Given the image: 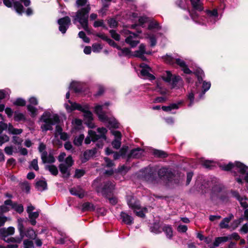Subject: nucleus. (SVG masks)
Wrapping results in <instances>:
<instances>
[{
    "label": "nucleus",
    "mask_w": 248,
    "mask_h": 248,
    "mask_svg": "<svg viewBox=\"0 0 248 248\" xmlns=\"http://www.w3.org/2000/svg\"><path fill=\"white\" fill-rule=\"evenodd\" d=\"M91 10V7L87 6L79 9L74 16H73V21L74 24L78 22L82 28L86 31H89L88 26L89 14Z\"/></svg>",
    "instance_id": "f257e3e1"
},
{
    "label": "nucleus",
    "mask_w": 248,
    "mask_h": 248,
    "mask_svg": "<svg viewBox=\"0 0 248 248\" xmlns=\"http://www.w3.org/2000/svg\"><path fill=\"white\" fill-rule=\"evenodd\" d=\"M68 102L71 104L70 106L68 104H65V107L67 111H71L72 110L77 109L83 111L84 113L83 116L84 120L86 121V124L90 128H93L94 127V124L92 123L93 114L91 111L86 110L85 108L79 104L72 103L70 102V100H69Z\"/></svg>",
    "instance_id": "f03ea898"
},
{
    "label": "nucleus",
    "mask_w": 248,
    "mask_h": 248,
    "mask_svg": "<svg viewBox=\"0 0 248 248\" xmlns=\"http://www.w3.org/2000/svg\"><path fill=\"white\" fill-rule=\"evenodd\" d=\"M109 105L108 103H106L102 105H97L94 108L95 112L98 115L99 120L104 123H108L110 127L118 128L119 124L116 120L113 118H108L104 111L105 108Z\"/></svg>",
    "instance_id": "7ed1b4c3"
},
{
    "label": "nucleus",
    "mask_w": 248,
    "mask_h": 248,
    "mask_svg": "<svg viewBox=\"0 0 248 248\" xmlns=\"http://www.w3.org/2000/svg\"><path fill=\"white\" fill-rule=\"evenodd\" d=\"M41 120L44 123L41 125L43 131L52 130V125L58 124L60 121L58 115L55 114L51 116L48 112H45L43 113L41 116Z\"/></svg>",
    "instance_id": "20e7f679"
},
{
    "label": "nucleus",
    "mask_w": 248,
    "mask_h": 248,
    "mask_svg": "<svg viewBox=\"0 0 248 248\" xmlns=\"http://www.w3.org/2000/svg\"><path fill=\"white\" fill-rule=\"evenodd\" d=\"M127 202L129 207L131 208L135 214L140 217H145V213L147 212L146 208H141L140 202L132 196H127Z\"/></svg>",
    "instance_id": "39448f33"
},
{
    "label": "nucleus",
    "mask_w": 248,
    "mask_h": 248,
    "mask_svg": "<svg viewBox=\"0 0 248 248\" xmlns=\"http://www.w3.org/2000/svg\"><path fill=\"white\" fill-rule=\"evenodd\" d=\"M97 132L98 135L96 134V132L90 130L88 131V136L85 140V143L87 144L90 143L91 140L95 141L99 140H106V136L105 135L107 132L106 128L104 127L97 128Z\"/></svg>",
    "instance_id": "423d86ee"
},
{
    "label": "nucleus",
    "mask_w": 248,
    "mask_h": 248,
    "mask_svg": "<svg viewBox=\"0 0 248 248\" xmlns=\"http://www.w3.org/2000/svg\"><path fill=\"white\" fill-rule=\"evenodd\" d=\"M99 180L96 179L94 181L93 185L96 188L98 192L101 193L103 195L107 196L111 193L114 189V184L110 181L104 182L103 185L98 186Z\"/></svg>",
    "instance_id": "0eeeda50"
},
{
    "label": "nucleus",
    "mask_w": 248,
    "mask_h": 248,
    "mask_svg": "<svg viewBox=\"0 0 248 248\" xmlns=\"http://www.w3.org/2000/svg\"><path fill=\"white\" fill-rule=\"evenodd\" d=\"M220 168L224 170H232L234 173L237 171L242 175L248 171V167L239 162H235L234 164L229 163L227 165L220 166Z\"/></svg>",
    "instance_id": "6e6552de"
},
{
    "label": "nucleus",
    "mask_w": 248,
    "mask_h": 248,
    "mask_svg": "<svg viewBox=\"0 0 248 248\" xmlns=\"http://www.w3.org/2000/svg\"><path fill=\"white\" fill-rule=\"evenodd\" d=\"M74 161L71 155L66 158L64 162L61 163L59 166L60 172L63 177H68L70 175V168L73 165Z\"/></svg>",
    "instance_id": "1a4fd4ad"
},
{
    "label": "nucleus",
    "mask_w": 248,
    "mask_h": 248,
    "mask_svg": "<svg viewBox=\"0 0 248 248\" xmlns=\"http://www.w3.org/2000/svg\"><path fill=\"white\" fill-rule=\"evenodd\" d=\"M164 60L165 62L170 64H173L176 63L182 69V70L186 74H191L192 71L186 66L185 62L180 59H174L169 55H166L164 57Z\"/></svg>",
    "instance_id": "9d476101"
},
{
    "label": "nucleus",
    "mask_w": 248,
    "mask_h": 248,
    "mask_svg": "<svg viewBox=\"0 0 248 248\" xmlns=\"http://www.w3.org/2000/svg\"><path fill=\"white\" fill-rule=\"evenodd\" d=\"M121 33L126 37L125 42L130 45L131 47H134L139 43V41L135 40L136 35L129 31L124 29Z\"/></svg>",
    "instance_id": "9b49d317"
},
{
    "label": "nucleus",
    "mask_w": 248,
    "mask_h": 248,
    "mask_svg": "<svg viewBox=\"0 0 248 248\" xmlns=\"http://www.w3.org/2000/svg\"><path fill=\"white\" fill-rule=\"evenodd\" d=\"M59 29L62 33H65L71 24V19L68 16H65L58 20Z\"/></svg>",
    "instance_id": "f8f14e48"
},
{
    "label": "nucleus",
    "mask_w": 248,
    "mask_h": 248,
    "mask_svg": "<svg viewBox=\"0 0 248 248\" xmlns=\"http://www.w3.org/2000/svg\"><path fill=\"white\" fill-rule=\"evenodd\" d=\"M4 4L8 7H12V3H14V8L17 13L21 15L24 12V8L18 1H14V0H3Z\"/></svg>",
    "instance_id": "ddd939ff"
},
{
    "label": "nucleus",
    "mask_w": 248,
    "mask_h": 248,
    "mask_svg": "<svg viewBox=\"0 0 248 248\" xmlns=\"http://www.w3.org/2000/svg\"><path fill=\"white\" fill-rule=\"evenodd\" d=\"M29 101L30 104L27 106V109L30 112L31 116L32 117H34L37 114V109L32 105H37L38 104V100L35 97H32L29 99Z\"/></svg>",
    "instance_id": "4468645a"
},
{
    "label": "nucleus",
    "mask_w": 248,
    "mask_h": 248,
    "mask_svg": "<svg viewBox=\"0 0 248 248\" xmlns=\"http://www.w3.org/2000/svg\"><path fill=\"white\" fill-rule=\"evenodd\" d=\"M163 79L168 82H171L174 86L181 79L180 76H173L171 73L167 71L163 76Z\"/></svg>",
    "instance_id": "2eb2a0df"
},
{
    "label": "nucleus",
    "mask_w": 248,
    "mask_h": 248,
    "mask_svg": "<svg viewBox=\"0 0 248 248\" xmlns=\"http://www.w3.org/2000/svg\"><path fill=\"white\" fill-rule=\"evenodd\" d=\"M140 67L141 68L140 73L142 76L147 77L151 80L154 79L155 77L150 72H152L151 69L146 64L142 63L140 65Z\"/></svg>",
    "instance_id": "dca6fc26"
},
{
    "label": "nucleus",
    "mask_w": 248,
    "mask_h": 248,
    "mask_svg": "<svg viewBox=\"0 0 248 248\" xmlns=\"http://www.w3.org/2000/svg\"><path fill=\"white\" fill-rule=\"evenodd\" d=\"M232 196L236 198L239 202L241 206L246 209L248 207V199L245 197H241L237 191H232Z\"/></svg>",
    "instance_id": "f3484780"
},
{
    "label": "nucleus",
    "mask_w": 248,
    "mask_h": 248,
    "mask_svg": "<svg viewBox=\"0 0 248 248\" xmlns=\"http://www.w3.org/2000/svg\"><path fill=\"white\" fill-rule=\"evenodd\" d=\"M144 54H151V52L150 51L146 52L145 45L143 44H141L139 46V49L135 51L134 54H133V56L139 57L142 60L145 61L146 58L144 56Z\"/></svg>",
    "instance_id": "a211bd4d"
},
{
    "label": "nucleus",
    "mask_w": 248,
    "mask_h": 248,
    "mask_svg": "<svg viewBox=\"0 0 248 248\" xmlns=\"http://www.w3.org/2000/svg\"><path fill=\"white\" fill-rule=\"evenodd\" d=\"M111 132L115 137V139L112 142V145L114 148L117 149L121 146V134L116 130H112Z\"/></svg>",
    "instance_id": "6ab92c4d"
},
{
    "label": "nucleus",
    "mask_w": 248,
    "mask_h": 248,
    "mask_svg": "<svg viewBox=\"0 0 248 248\" xmlns=\"http://www.w3.org/2000/svg\"><path fill=\"white\" fill-rule=\"evenodd\" d=\"M158 174L160 178L164 179H166L169 181L170 180L172 175V173L166 168H162L160 169L158 171Z\"/></svg>",
    "instance_id": "aec40b11"
},
{
    "label": "nucleus",
    "mask_w": 248,
    "mask_h": 248,
    "mask_svg": "<svg viewBox=\"0 0 248 248\" xmlns=\"http://www.w3.org/2000/svg\"><path fill=\"white\" fill-rule=\"evenodd\" d=\"M143 152V150L140 148L134 149L131 151L130 154L128 155V158H139L142 155Z\"/></svg>",
    "instance_id": "412c9836"
},
{
    "label": "nucleus",
    "mask_w": 248,
    "mask_h": 248,
    "mask_svg": "<svg viewBox=\"0 0 248 248\" xmlns=\"http://www.w3.org/2000/svg\"><path fill=\"white\" fill-rule=\"evenodd\" d=\"M15 233V228L13 227H9L6 229L3 228L0 229V235L2 237H7L8 235H11Z\"/></svg>",
    "instance_id": "4be33fe9"
},
{
    "label": "nucleus",
    "mask_w": 248,
    "mask_h": 248,
    "mask_svg": "<svg viewBox=\"0 0 248 248\" xmlns=\"http://www.w3.org/2000/svg\"><path fill=\"white\" fill-rule=\"evenodd\" d=\"M121 217L124 223L129 225L133 223V218L127 213L122 212L121 213Z\"/></svg>",
    "instance_id": "5701e85b"
},
{
    "label": "nucleus",
    "mask_w": 248,
    "mask_h": 248,
    "mask_svg": "<svg viewBox=\"0 0 248 248\" xmlns=\"http://www.w3.org/2000/svg\"><path fill=\"white\" fill-rule=\"evenodd\" d=\"M70 192L72 195L77 196L80 199L85 196L84 191L80 187L72 188L70 189Z\"/></svg>",
    "instance_id": "b1692460"
},
{
    "label": "nucleus",
    "mask_w": 248,
    "mask_h": 248,
    "mask_svg": "<svg viewBox=\"0 0 248 248\" xmlns=\"http://www.w3.org/2000/svg\"><path fill=\"white\" fill-rule=\"evenodd\" d=\"M41 159L42 160V161L43 163H51L55 162V158L54 156L52 155L49 154L48 155L47 152H44L41 155Z\"/></svg>",
    "instance_id": "393cba45"
},
{
    "label": "nucleus",
    "mask_w": 248,
    "mask_h": 248,
    "mask_svg": "<svg viewBox=\"0 0 248 248\" xmlns=\"http://www.w3.org/2000/svg\"><path fill=\"white\" fill-rule=\"evenodd\" d=\"M193 8L199 11H201L203 9L202 6V3L201 0H189Z\"/></svg>",
    "instance_id": "a878e982"
},
{
    "label": "nucleus",
    "mask_w": 248,
    "mask_h": 248,
    "mask_svg": "<svg viewBox=\"0 0 248 248\" xmlns=\"http://www.w3.org/2000/svg\"><path fill=\"white\" fill-rule=\"evenodd\" d=\"M207 15L208 16V20L215 23L218 16L217 10L214 9L213 11H209L207 12Z\"/></svg>",
    "instance_id": "bb28decb"
},
{
    "label": "nucleus",
    "mask_w": 248,
    "mask_h": 248,
    "mask_svg": "<svg viewBox=\"0 0 248 248\" xmlns=\"http://www.w3.org/2000/svg\"><path fill=\"white\" fill-rule=\"evenodd\" d=\"M233 217V216L231 215L229 217L224 218L220 223L219 227L221 229L228 228L229 227V223Z\"/></svg>",
    "instance_id": "cd10ccee"
},
{
    "label": "nucleus",
    "mask_w": 248,
    "mask_h": 248,
    "mask_svg": "<svg viewBox=\"0 0 248 248\" xmlns=\"http://www.w3.org/2000/svg\"><path fill=\"white\" fill-rule=\"evenodd\" d=\"M28 214L31 224L32 225H35L36 223L35 219L39 217V212H32Z\"/></svg>",
    "instance_id": "c85d7f7f"
},
{
    "label": "nucleus",
    "mask_w": 248,
    "mask_h": 248,
    "mask_svg": "<svg viewBox=\"0 0 248 248\" xmlns=\"http://www.w3.org/2000/svg\"><path fill=\"white\" fill-rule=\"evenodd\" d=\"M23 237H22L21 236L20 237H10L7 238V237H2V239L7 243H20L22 240L23 239Z\"/></svg>",
    "instance_id": "c756f323"
},
{
    "label": "nucleus",
    "mask_w": 248,
    "mask_h": 248,
    "mask_svg": "<svg viewBox=\"0 0 248 248\" xmlns=\"http://www.w3.org/2000/svg\"><path fill=\"white\" fill-rule=\"evenodd\" d=\"M45 169L48 170L53 175L56 176L58 173V169L55 165H47L45 166Z\"/></svg>",
    "instance_id": "7c9ffc66"
},
{
    "label": "nucleus",
    "mask_w": 248,
    "mask_h": 248,
    "mask_svg": "<svg viewBox=\"0 0 248 248\" xmlns=\"http://www.w3.org/2000/svg\"><path fill=\"white\" fill-rule=\"evenodd\" d=\"M18 226L17 228L19 232L20 236L24 237V227L23 224V219L18 218L17 220Z\"/></svg>",
    "instance_id": "2f4dec72"
},
{
    "label": "nucleus",
    "mask_w": 248,
    "mask_h": 248,
    "mask_svg": "<svg viewBox=\"0 0 248 248\" xmlns=\"http://www.w3.org/2000/svg\"><path fill=\"white\" fill-rule=\"evenodd\" d=\"M181 104V102L176 103H173L168 106H163L162 109L165 111H170L172 109H177L179 108V106Z\"/></svg>",
    "instance_id": "473e14b6"
},
{
    "label": "nucleus",
    "mask_w": 248,
    "mask_h": 248,
    "mask_svg": "<svg viewBox=\"0 0 248 248\" xmlns=\"http://www.w3.org/2000/svg\"><path fill=\"white\" fill-rule=\"evenodd\" d=\"M26 236L31 239H34L36 234L34 231L31 228H28L25 232H24V236Z\"/></svg>",
    "instance_id": "72a5a7b5"
},
{
    "label": "nucleus",
    "mask_w": 248,
    "mask_h": 248,
    "mask_svg": "<svg viewBox=\"0 0 248 248\" xmlns=\"http://www.w3.org/2000/svg\"><path fill=\"white\" fill-rule=\"evenodd\" d=\"M8 130L10 133L13 134V135H19L23 131L22 129L15 128L11 124H9V126L8 127Z\"/></svg>",
    "instance_id": "f704fd0d"
},
{
    "label": "nucleus",
    "mask_w": 248,
    "mask_h": 248,
    "mask_svg": "<svg viewBox=\"0 0 248 248\" xmlns=\"http://www.w3.org/2000/svg\"><path fill=\"white\" fill-rule=\"evenodd\" d=\"M36 188L40 191H43L46 189L47 184L46 181L40 180L36 184Z\"/></svg>",
    "instance_id": "c9c22d12"
},
{
    "label": "nucleus",
    "mask_w": 248,
    "mask_h": 248,
    "mask_svg": "<svg viewBox=\"0 0 248 248\" xmlns=\"http://www.w3.org/2000/svg\"><path fill=\"white\" fill-rule=\"evenodd\" d=\"M76 5L79 9L83 7H86L87 6H90L87 0H77Z\"/></svg>",
    "instance_id": "e433bc0d"
},
{
    "label": "nucleus",
    "mask_w": 248,
    "mask_h": 248,
    "mask_svg": "<svg viewBox=\"0 0 248 248\" xmlns=\"http://www.w3.org/2000/svg\"><path fill=\"white\" fill-rule=\"evenodd\" d=\"M163 231L165 232L167 237L170 238L172 236V229L170 226L165 225L163 228Z\"/></svg>",
    "instance_id": "4c0bfd02"
},
{
    "label": "nucleus",
    "mask_w": 248,
    "mask_h": 248,
    "mask_svg": "<svg viewBox=\"0 0 248 248\" xmlns=\"http://www.w3.org/2000/svg\"><path fill=\"white\" fill-rule=\"evenodd\" d=\"M72 124L75 129L79 130L82 127V122L81 120L76 118L72 121Z\"/></svg>",
    "instance_id": "58836bf2"
},
{
    "label": "nucleus",
    "mask_w": 248,
    "mask_h": 248,
    "mask_svg": "<svg viewBox=\"0 0 248 248\" xmlns=\"http://www.w3.org/2000/svg\"><path fill=\"white\" fill-rule=\"evenodd\" d=\"M127 149V147L125 148H122L121 150L120 151V153L115 152L113 154V158L114 159H118L120 156H124L125 155L126 151Z\"/></svg>",
    "instance_id": "ea45409f"
},
{
    "label": "nucleus",
    "mask_w": 248,
    "mask_h": 248,
    "mask_svg": "<svg viewBox=\"0 0 248 248\" xmlns=\"http://www.w3.org/2000/svg\"><path fill=\"white\" fill-rule=\"evenodd\" d=\"M94 209L93 205L89 202H85L82 205V210L83 211H93Z\"/></svg>",
    "instance_id": "a19ab883"
},
{
    "label": "nucleus",
    "mask_w": 248,
    "mask_h": 248,
    "mask_svg": "<svg viewBox=\"0 0 248 248\" xmlns=\"http://www.w3.org/2000/svg\"><path fill=\"white\" fill-rule=\"evenodd\" d=\"M194 73L198 78L199 83H201L202 81V77L204 76L203 71L201 69H198Z\"/></svg>",
    "instance_id": "79ce46f5"
},
{
    "label": "nucleus",
    "mask_w": 248,
    "mask_h": 248,
    "mask_svg": "<svg viewBox=\"0 0 248 248\" xmlns=\"http://www.w3.org/2000/svg\"><path fill=\"white\" fill-rule=\"evenodd\" d=\"M70 87L76 93L81 91L79 83L78 82H72L70 84Z\"/></svg>",
    "instance_id": "37998d69"
},
{
    "label": "nucleus",
    "mask_w": 248,
    "mask_h": 248,
    "mask_svg": "<svg viewBox=\"0 0 248 248\" xmlns=\"http://www.w3.org/2000/svg\"><path fill=\"white\" fill-rule=\"evenodd\" d=\"M84 136L83 134L80 135L79 136L75 138L74 143L76 145H80L84 140Z\"/></svg>",
    "instance_id": "c03bdc74"
},
{
    "label": "nucleus",
    "mask_w": 248,
    "mask_h": 248,
    "mask_svg": "<svg viewBox=\"0 0 248 248\" xmlns=\"http://www.w3.org/2000/svg\"><path fill=\"white\" fill-rule=\"evenodd\" d=\"M14 119L16 121H20L25 120V117L23 113L15 112Z\"/></svg>",
    "instance_id": "a18cd8bd"
},
{
    "label": "nucleus",
    "mask_w": 248,
    "mask_h": 248,
    "mask_svg": "<svg viewBox=\"0 0 248 248\" xmlns=\"http://www.w3.org/2000/svg\"><path fill=\"white\" fill-rule=\"evenodd\" d=\"M29 168L34 169L35 170H38L39 167L38 165V161L36 159H33L30 163Z\"/></svg>",
    "instance_id": "49530a36"
},
{
    "label": "nucleus",
    "mask_w": 248,
    "mask_h": 248,
    "mask_svg": "<svg viewBox=\"0 0 248 248\" xmlns=\"http://www.w3.org/2000/svg\"><path fill=\"white\" fill-rule=\"evenodd\" d=\"M16 148H14L13 146H6L4 149L5 153L8 155H12L14 152H16Z\"/></svg>",
    "instance_id": "de8ad7c7"
},
{
    "label": "nucleus",
    "mask_w": 248,
    "mask_h": 248,
    "mask_svg": "<svg viewBox=\"0 0 248 248\" xmlns=\"http://www.w3.org/2000/svg\"><path fill=\"white\" fill-rule=\"evenodd\" d=\"M12 208L14 209L19 213H21L23 211V206L21 204L14 203L13 205H12Z\"/></svg>",
    "instance_id": "09e8293b"
},
{
    "label": "nucleus",
    "mask_w": 248,
    "mask_h": 248,
    "mask_svg": "<svg viewBox=\"0 0 248 248\" xmlns=\"http://www.w3.org/2000/svg\"><path fill=\"white\" fill-rule=\"evenodd\" d=\"M211 87V83L209 82L203 81L202 84L203 91L202 93V95H203L205 92L208 91Z\"/></svg>",
    "instance_id": "8fccbe9b"
},
{
    "label": "nucleus",
    "mask_w": 248,
    "mask_h": 248,
    "mask_svg": "<svg viewBox=\"0 0 248 248\" xmlns=\"http://www.w3.org/2000/svg\"><path fill=\"white\" fill-rule=\"evenodd\" d=\"M121 51L119 52V55L121 56H128L130 53V50L128 48H124L120 49Z\"/></svg>",
    "instance_id": "3c124183"
},
{
    "label": "nucleus",
    "mask_w": 248,
    "mask_h": 248,
    "mask_svg": "<svg viewBox=\"0 0 248 248\" xmlns=\"http://www.w3.org/2000/svg\"><path fill=\"white\" fill-rule=\"evenodd\" d=\"M14 104L18 106H24L26 104V101L23 99L19 98L14 102Z\"/></svg>",
    "instance_id": "603ef678"
},
{
    "label": "nucleus",
    "mask_w": 248,
    "mask_h": 248,
    "mask_svg": "<svg viewBox=\"0 0 248 248\" xmlns=\"http://www.w3.org/2000/svg\"><path fill=\"white\" fill-rule=\"evenodd\" d=\"M78 36L82 39L83 41L85 43H89L90 41L89 38L86 36L85 32L83 31H79Z\"/></svg>",
    "instance_id": "864d4df0"
},
{
    "label": "nucleus",
    "mask_w": 248,
    "mask_h": 248,
    "mask_svg": "<svg viewBox=\"0 0 248 248\" xmlns=\"http://www.w3.org/2000/svg\"><path fill=\"white\" fill-rule=\"evenodd\" d=\"M202 165L207 168H210L214 166V163L212 161L204 160L202 162Z\"/></svg>",
    "instance_id": "5fc2aeb1"
},
{
    "label": "nucleus",
    "mask_w": 248,
    "mask_h": 248,
    "mask_svg": "<svg viewBox=\"0 0 248 248\" xmlns=\"http://www.w3.org/2000/svg\"><path fill=\"white\" fill-rule=\"evenodd\" d=\"M159 28V25L158 23L155 21L150 22L148 26V28L150 30L154 29H158Z\"/></svg>",
    "instance_id": "6e6d98bb"
},
{
    "label": "nucleus",
    "mask_w": 248,
    "mask_h": 248,
    "mask_svg": "<svg viewBox=\"0 0 248 248\" xmlns=\"http://www.w3.org/2000/svg\"><path fill=\"white\" fill-rule=\"evenodd\" d=\"M23 244L24 248H32L33 247V242L31 240H25Z\"/></svg>",
    "instance_id": "4d7b16f0"
},
{
    "label": "nucleus",
    "mask_w": 248,
    "mask_h": 248,
    "mask_svg": "<svg viewBox=\"0 0 248 248\" xmlns=\"http://www.w3.org/2000/svg\"><path fill=\"white\" fill-rule=\"evenodd\" d=\"M9 140V137L6 135H0V146H1L3 143L8 141Z\"/></svg>",
    "instance_id": "13d9d810"
},
{
    "label": "nucleus",
    "mask_w": 248,
    "mask_h": 248,
    "mask_svg": "<svg viewBox=\"0 0 248 248\" xmlns=\"http://www.w3.org/2000/svg\"><path fill=\"white\" fill-rule=\"evenodd\" d=\"M154 154L156 156H157L158 157H160L164 158L167 156V154L165 152L162 151H160V150L155 151L154 152Z\"/></svg>",
    "instance_id": "bf43d9fd"
},
{
    "label": "nucleus",
    "mask_w": 248,
    "mask_h": 248,
    "mask_svg": "<svg viewBox=\"0 0 248 248\" xmlns=\"http://www.w3.org/2000/svg\"><path fill=\"white\" fill-rule=\"evenodd\" d=\"M85 173V171L83 170L77 169L75 171V177L78 178L81 177L83 176Z\"/></svg>",
    "instance_id": "052dcab7"
},
{
    "label": "nucleus",
    "mask_w": 248,
    "mask_h": 248,
    "mask_svg": "<svg viewBox=\"0 0 248 248\" xmlns=\"http://www.w3.org/2000/svg\"><path fill=\"white\" fill-rule=\"evenodd\" d=\"M111 37L117 41H119L120 39V36L114 30H111L109 31Z\"/></svg>",
    "instance_id": "680f3d73"
},
{
    "label": "nucleus",
    "mask_w": 248,
    "mask_h": 248,
    "mask_svg": "<svg viewBox=\"0 0 248 248\" xmlns=\"http://www.w3.org/2000/svg\"><path fill=\"white\" fill-rule=\"evenodd\" d=\"M191 18L195 22H197V19L198 17V15L197 13V12L195 11V9L194 10L191 11V12L188 11Z\"/></svg>",
    "instance_id": "e2e57ef3"
},
{
    "label": "nucleus",
    "mask_w": 248,
    "mask_h": 248,
    "mask_svg": "<svg viewBox=\"0 0 248 248\" xmlns=\"http://www.w3.org/2000/svg\"><path fill=\"white\" fill-rule=\"evenodd\" d=\"M146 171H149V182H153L154 181V175L153 171L151 168H149L148 169H146Z\"/></svg>",
    "instance_id": "0e129e2a"
},
{
    "label": "nucleus",
    "mask_w": 248,
    "mask_h": 248,
    "mask_svg": "<svg viewBox=\"0 0 248 248\" xmlns=\"http://www.w3.org/2000/svg\"><path fill=\"white\" fill-rule=\"evenodd\" d=\"M22 140L17 136H14L13 137V142L16 144L20 145L22 142Z\"/></svg>",
    "instance_id": "69168bd1"
},
{
    "label": "nucleus",
    "mask_w": 248,
    "mask_h": 248,
    "mask_svg": "<svg viewBox=\"0 0 248 248\" xmlns=\"http://www.w3.org/2000/svg\"><path fill=\"white\" fill-rule=\"evenodd\" d=\"M148 21V18L145 16L140 17L139 19V23L140 26H142L144 23Z\"/></svg>",
    "instance_id": "338daca9"
},
{
    "label": "nucleus",
    "mask_w": 248,
    "mask_h": 248,
    "mask_svg": "<svg viewBox=\"0 0 248 248\" xmlns=\"http://www.w3.org/2000/svg\"><path fill=\"white\" fill-rule=\"evenodd\" d=\"M148 38L150 39V43L151 46H154L156 45V39L154 35H149Z\"/></svg>",
    "instance_id": "774afa93"
}]
</instances>
